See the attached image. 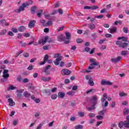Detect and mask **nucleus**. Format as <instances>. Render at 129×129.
I'll list each match as a JSON object with an SVG mask.
<instances>
[{"instance_id":"30","label":"nucleus","mask_w":129,"mask_h":129,"mask_svg":"<svg viewBox=\"0 0 129 129\" xmlns=\"http://www.w3.org/2000/svg\"><path fill=\"white\" fill-rule=\"evenodd\" d=\"M9 89L10 90H15V89H17V87H15L14 85H11L9 86Z\"/></svg>"},{"instance_id":"36","label":"nucleus","mask_w":129,"mask_h":129,"mask_svg":"<svg viewBox=\"0 0 129 129\" xmlns=\"http://www.w3.org/2000/svg\"><path fill=\"white\" fill-rule=\"evenodd\" d=\"M127 54V51H122L121 52V55H122V56H126Z\"/></svg>"},{"instance_id":"38","label":"nucleus","mask_w":129,"mask_h":129,"mask_svg":"<svg viewBox=\"0 0 129 129\" xmlns=\"http://www.w3.org/2000/svg\"><path fill=\"white\" fill-rule=\"evenodd\" d=\"M78 114H79V116H80L81 117H83V116H84L85 114L83 112H79L78 113Z\"/></svg>"},{"instance_id":"46","label":"nucleus","mask_w":129,"mask_h":129,"mask_svg":"<svg viewBox=\"0 0 129 129\" xmlns=\"http://www.w3.org/2000/svg\"><path fill=\"white\" fill-rule=\"evenodd\" d=\"M7 33V30H3L1 32V35H6Z\"/></svg>"},{"instance_id":"43","label":"nucleus","mask_w":129,"mask_h":129,"mask_svg":"<svg viewBox=\"0 0 129 129\" xmlns=\"http://www.w3.org/2000/svg\"><path fill=\"white\" fill-rule=\"evenodd\" d=\"M75 14L77 15V16H83V14H82L81 12L78 11L76 12Z\"/></svg>"},{"instance_id":"52","label":"nucleus","mask_w":129,"mask_h":129,"mask_svg":"<svg viewBox=\"0 0 129 129\" xmlns=\"http://www.w3.org/2000/svg\"><path fill=\"white\" fill-rule=\"evenodd\" d=\"M115 106V102H112L111 104V107L113 108Z\"/></svg>"},{"instance_id":"31","label":"nucleus","mask_w":129,"mask_h":129,"mask_svg":"<svg viewBox=\"0 0 129 129\" xmlns=\"http://www.w3.org/2000/svg\"><path fill=\"white\" fill-rule=\"evenodd\" d=\"M40 23L41 24H42V25L44 26V27H46V21L44 20H40Z\"/></svg>"},{"instance_id":"6","label":"nucleus","mask_w":129,"mask_h":129,"mask_svg":"<svg viewBox=\"0 0 129 129\" xmlns=\"http://www.w3.org/2000/svg\"><path fill=\"white\" fill-rule=\"evenodd\" d=\"M86 79L88 80V83L90 86H94V82H93V78L91 76L88 75L86 76Z\"/></svg>"},{"instance_id":"47","label":"nucleus","mask_w":129,"mask_h":129,"mask_svg":"<svg viewBox=\"0 0 129 129\" xmlns=\"http://www.w3.org/2000/svg\"><path fill=\"white\" fill-rule=\"evenodd\" d=\"M20 43L21 44V47H26V45H27L26 43H23V41H20Z\"/></svg>"},{"instance_id":"21","label":"nucleus","mask_w":129,"mask_h":129,"mask_svg":"<svg viewBox=\"0 0 129 129\" xmlns=\"http://www.w3.org/2000/svg\"><path fill=\"white\" fill-rule=\"evenodd\" d=\"M65 96V93L62 92H59L58 93V98H63Z\"/></svg>"},{"instance_id":"39","label":"nucleus","mask_w":129,"mask_h":129,"mask_svg":"<svg viewBox=\"0 0 129 129\" xmlns=\"http://www.w3.org/2000/svg\"><path fill=\"white\" fill-rule=\"evenodd\" d=\"M90 19V21L91 23H92V22H94V21H95V19L93 18H90V17H88L87 18V20H89Z\"/></svg>"},{"instance_id":"44","label":"nucleus","mask_w":129,"mask_h":129,"mask_svg":"<svg viewBox=\"0 0 129 129\" xmlns=\"http://www.w3.org/2000/svg\"><path fill=\"white\" fill-rule=\"evenodd\" d=\"M105 49H106V45H103V46H101L100 47V49L102 51L103 50H105Z\"/></svg>"},{"instance_id":"49","label":"nucleus","mask_w":129,"mask_h":129,"mask_svg":"<svg viewBox=\"0 0 129 129\" xmlns=\"http://www.w3.org/2000/svg\"><path fill=\"white\" fill-rule=\"evenodd\" d=\"M5 23H6L5 20H2L0 21V23L2 24V26H5Z\"/></svg>"},{"instance_id":"1","label":"nucleus","mask_w":129,"mask_h":129,"mask_svg":"<svg viewBox=\"0 0 129 129\" xmlns=\"http://www.w3.org/2000/svg\"><path fill=\"white\" fill-rule=\"evenodd\" d=\"M118 40H122V41H117L116 42V44L118 45L121 48H126L128 45L127 43L125 42L127 41V38L125 37H120L118 38Z\"/></svg>"},{"instance_id":"40","label":"nucleus","mask_w":129,"mask_h":129,"mask_svg":"<svg viewBox=\"0 0 129 129\" xmlns=\"http://www.w3.org/2000/svg\"><path fill=\"white\" fill-rule=\"evenodd\" d=\"M52 24V21H49L46 23L45 27H47V26H51Z\"/></svg>"},{"instance_id":"27","label":"nucleus","mask_w":129,"mask_h":129,"mask_svg":"<svg viewBox=\"0 0 129 129\" xmlns=\"http://www.w3.org/2000/svg\"><path fill=\"white\" fill-rule=\"evenodd\" d=\"M129 113V110L128 108H124V110H123V114H124V115H126L127 114H128Z\"/></svg>"},{"instance_id":"61","label":"nucleus","mask_w":129,"mask_h":129,"mask_svg":"<svg viewBox=\"0 0 129 129\" xmlns=\"http://www.w3.org/2000/svg\"><path fill=\"white\" fill-rule=\"evenodd\" d=\"M94 122H95V119H91L90 120V123L91 124H92V123H94Z\"/></svg>"},{"instance_id":"57","label":"nucleus","mask_w":129,"mask_h":129,"mask_svg":"<svg viewBox=\"0 0 129 129\" xmlns=\"http://www.w3.org/2000/svg\"><path fill=\"white\" fill-rule=\"evenodd\" d=\"M57 88L55 87V88H53L51 89V92L52 93H54V92H56V91H57Z\"/></svg>"},{"instance_id":"3","label":"nucleus","mask_w":129,"mask_h":129,"mask_svg":"<svg viewBox=\"0 0 129 129\" xmlns=\"http://www.w3.org/2000/svg\"><path fill=\"white\" fill-rule=\"evenodd\" d=\"M97 100H98V97H97V96L95 95L91 97V102H92L93 105L91 107H89L88 108L89 110L94 109V106H95V105L96 104V103H97Z\"/></svg>"},{"instance_id":"14","label":"nucleus","mask_w":129,"mask_h":129,"mask_svg":"<svg viewBox=\"0 0 129 129\" xmlns=\"http://www.w3.org/2000/svg\"><path fill=\"white\" fill-rule=\"evenodd\" d=\"M61 73L63 75H70V74H71V71L67 69H63L61 71Z\"/></svg>"},{"instance_id":"24","label":"nucleus","mask_w":129,"mask_h":129,"mask_svg":"<svg viewBox=\"0 0 129 129\" xmlns=\"http://www.w3.org/2000/svg\"><path fill=\"white\" fill-rule=\"evenodd\" d=\"M24 5H25V6L28 7L31 5H33V1L30 0L26 2V3H24Z\"/></svg>"},{"instance_id":"9","label":"nucleus","mask_w":129,"mask_h":129,"mask_svg":"<svg viewBox=\"0 0 129 129\" xmlns=\"http://www.w3.org/2000/svg\"><path fill=\"white\" fill-rule=\"evenodd\" d=\"M121 59V56H118L116 58H111V61L112 63H117V62H119Z\"/></svg>"},{"instance_id":"41","label":"nucleus","mask_w":129,"mask_h":129,"mask_svg":"<svg viewBox=\"0 0 129 129\" xmlns=\"http://www.w3.org/2000/svg\"><path fill=\"white\" fill-rule=\"evenodd\" d=\"M119 95L121 97H122V96H126L127 94L126 93H124V92H120L119 93Z\"/></svg>"},{"instance_id":"48","label":"nucleus","mask_w":129,"mask_h":129,"mask_svg":"<svg viewBox=\"0 0 129 129\" xmlns=\"http://www.w3.org/2000/svg\"><path fill=\"white\" fill-rule=\"evenodd\" d=\"M97 9H98V7L97 6H94L91 7V10H97Z\"/></svg>"},{"instance_id":"4","label":"nucleus","mask_w":129,"mask_h":129,"mask_svg":"<svg viewBox=\"0 0 129 129\" xmlns=\"http://www.w3.org/2000/svg\"><path fill=\"white\" fill-rule=\"evenodd\" d=\"M90 62L92 63L90 64L89 67H88V69H89L90 70H92L94 69V66H98V65H99V62L96 61V59L94 58L90 59Z\"/></svg>"},{"instance_id":"5","label":"nucleus","mask_w":129,"mask_h":129,"mask_svg":"<svg viewBox=\"0 0 129 129\" xmlns=\"http://www.w3.org/2000/svg\"><path fill=\"white\" fill-rule=\"evenodd\" d=\"M54 58H56V60H54L53 62L56 66H58V65L60 64V61L62 60L61 54H60V53L56 54L54 55Z\"/></svg>"},{"instance_id":"35","label":"nucleus","mask_w":129,"mask_h":129,"mask_svg":"<svg viewBox=\"0 0 129 129\" xmlns=\"http://www.w3.org/2000/svg\"><path fill=\"white\" fill-rule=\"evenodd\" d=\"M123 31L125 34H127L128 33V29L127 27H123Z\"/></svg>"},{"instance_id":"37","label":"nucleus","mask_w":129,"mask_h":129,"mask_svg":"<svg viewBox=\"0 0 129 129\" xmlns=\"http://www.w3.org/2000/svg\"><path fill=\"white\" fill-rule=\"evenodd\" d=\"M110 33H115L116 31V28L115 27H113L112 29L110 30Z\"/></svg>"},{"instance_id":"54","label":"nucleus","mask_w":129,"mask_h":129,"mask_svg":"<svg viewBox=\"0 0 129 129\" xmlns=\"http://www.w3.org/2000/svg\"><path fill=\"white\" fill-rule=\"evenodd\" d=\"M84 10H91V7L90 6H85L84 7Z\"/></svg>"},{"instance_id":"28","label":"nucleus","mask_w":129,"mask_h":129,"mask_svg":"<svg viewBox=\"0 0 129 129\" xmlns=\"http://www.w3.org/2000/svg\"><path fill=\"white\" fill-rule=\"evenodd\" d=\"M102 106L103 107H107V106H108V102L105 101V103H102Z\"/></svg>"},{"instance_id":"59","label":"nucleus","mask_w":129,"mask_h":129,"mask_svg":"<svg viewBox=\"0 0 129 129\" xmlns=\"http://www.w3.org/2000/svg\"><path fill=\"white\" fill-rule=\"evenodd\" d=\"M23 83H27L29 82V79L27 78H25L23 81Z\"/></svg>"},{"instance_id":"62","label":"nucleus","mask_w":129,"mask_h":129,"mask_svg":"<svg viewBox=\"0 0 129 129\" xmlns=\"http://www.w3.org/2000/svg\"><path fill=\"white\" fill-rule=\"evenodd\" d=\"M34 116L36 118L39 117V116H40V113H38V112L35 113V114H34Z\"/></svg>"},{"instance_id":"19","label":"nucleus","mask_w":129,"mask_h":129,"mask_svg":"<svg viewBox=\"0 0 129 129\" xmlns=\"http://www.w3.org/2000/svg\"><path fill=\"white\" fill-rule=\"evenodd\" d=\"M50 68H51L50 65H48L46 67L44 71V72H45L46 75H48V74H50V72H48V70Z\"/></svg>"},{"instance_id":"18","label":"nucleus","mask_w":129,"mask_h":129,"mask_svg":"<svg viewBox=\"0 0 129 129\" xmlns=\"http://www.w3.org/2000/svg\"><path fill=\"white\" fill-rule=\"evenodd\" d=\"M8 101L9 103V105H10V106H14V105L16 104L12 98L8 99Z\"/></svg>"},{"instance_id":"25","label":"nucleus","mask_w":129,"mask_h":129,"mask_svg":"<svg viewBox=\"0 0 129 129\" xmlns=\"http://www.w3.org/2000/svg\"><path fill=\"white\" fill-rule=\"evenodd\" d=\"M43 13V10H39L37 11H36L37 15L39 18L42 16V13Z\"/></svg>"},{"instance_id":"32","label":"nucleus","mask_w":129,"mask_h":129,"mask_svg":"<svg viewBox=\"0 0 129 129\" xmlns=\"http://www.w3.org/2000/svg\"><path fill=\"white\" fill-rule=\"evenodd\" d=\"M36 6H33L32 8H31V13L32 14H35V13H36Z\"/></svg>"},{"instance_id":"20","label":"nucleus","mask_w":129,"mask_h":129,"mask_svg":"<svg viewBox=\"0 0 129 129\" xmlns=\"http://www.w3.org/2000/svg\"><path fill=\"white\" fill-rule=\"evenodd\" d=\"M106 99H107V94L105 93L103 94V98L101 100L102 103L104 102Z\"/></svg>"},{"instance_id":"2","label":"nucleus","mask_w":129,"mask_h":129,"mask_svg":"<svg viewBox=\"0 0 129 129\" xmlns=\"http://www.w3.org/2000/svg\"><path fill=\"white\" fill-rule=\"evenodd\" d=\"M66 36L63 35H59L58 37L59 42H64L65 44H69L70 40L71 39V34L69 32H66Z\"/></svg>"},{"instance_id":"17","label":"nucleus","mask_w":129,"mask_h":129,"mask_svg":"<svg viewBox=\"0 0 129 129\" xmlns=\"http://www.w3.org/2000/svg\"><path fill=\"white\" fill-rule=\"evenodd\" d=\"M40 79L42 80V81H44V82H46L47 81H50V80H51V78H46V77L42 76L40 78Z\"/></svg>"},{"instance_id":"60","label":"nucleus","mask_w":129,"mask_h":129,"mask_svg":"<svg viewBox=\"0 0 129 129\" xmlns=\"http://www.w3.org/2000/svg\"><path fill=\"white\" fill-rule=\"evenodd\" d=\"M34 101L36 102V103H40L41 100H40V99H35L34 100Z\"/></svg>"},{"instance_id":"10","label":"nucleus","mask_w":129,"mask_h":129,"mask_svg":"<svg viewBox=\"0 0 129 129\" xmlns=\"http://www.w3.org/2000/svg\"><path fill=\"white\" fill-rule=\"evenodd\" d=\"M47 40H48V37L46 36L44 37V39H39L38 41V44H42V45H45Z\"/></svg>"},{"instance_id":"7","label":"nucleus","mask_w":129,"mask_h":129,"mask_svg":"<svg viewBox=\"0 0 129 129\" xmlns=\"http://www.w3.org/2000/svg\"><path fill=\"white\" fill-rule=\"evenodd\" d=\"M125 126V127H129V123L128 122H127L126 121H125L123 122H120L118 124V126L120 127V128H121L122 126Z\"/></svg>"},{"instance_id":"8","label":"nucleus","mask_w":129,"mask_h":129,"mask_svg":"<svg viewBox=\"0 0 129 129\" xmlns=\"http://www.w3.org/2000/svg\"><path fill=\"white\" fill-rule=\"evenodd\" d=\"M27 6L24 4L22 5L21 6L19 7V9L15 10L16 13H21V12H23L25 11V8H26Z\"/></svg>"},{"instance_id":"23","label":"nucleus","mask_w":129,"mask_h":129,"mask_svg":"<svg viewBox=\"0 0 129 129\" xmlns=\"http://www.w3.org/2000/svg\"><path fill=\"white\" fill-rule=\"evenodd\" d=\"M67 94H68V95H69V96H73V95H74L75 94V92H74L73 91L67 92Z\"/></svg>"},{"instance_id":"50","label":"nucleus","mask_w":129,"mask_h":129,"mask_svg":"<svg viewBox=\"0 0 129 129\" xmlns=\"http://www.w3.org/2000/svg\"><path fill=\"white\" fill-rule=\"evenodd\" d=\"M88 116L90 118L95 117V114H94V113H91V114H89Z\"/></svg>"},{"instance_id":"26","label":"nucleus","mask_w":129,"mask_h":129,"mask_svg":"<svg viewBox=\"0 0 129 129\" xmlns=\"http://www.w3.org/2000/svg\"><path fill=\"white\" fill-rule=\"evenodd\" d=\"M26 30V28L24 26H21L18 28V31L21 32H23Z\"/></svg>"},{"instance_id":"51","label":"nucleus","mask_w":129,"mask_h":129,"mask_svg":"<svg viewBox=\"0 0 129 129\" xmlns=\"http://www.w3.org/2000/svg\"><path fill=\"white\" fill-rule=\"evenodd\" d=\"M23 36L26 38H28V37H30V33H24Z\"/></svg>"},{"instance_id":"63","label":"nucleus","mask_w":129,"mask_h":129,"mask_svg":"<svg viewBox=\"0 0 129 129\" xmlns=\"http://www.w3.org/2000/svg\"><path fill=\"white\" fill-rule=\"evenodd\" d=\"M95 18H97V19H102V18H103V15H99L98 16H95Z\"/></svg>"},{"instance_id":"53","label":"nucleus","mask_w":129,"mask_h":129,"mask_svg":"<svg viewBox=\"0 0 129 129\" xmlns=\"http://www.w3.org/2000/svg\"><path fill=\"white\" fill-rule=\"evenodd\" d=\"M11 31H12V32L14 33H18V29L16 28H12Z\"/></svg>"},{"instance_id":"22","label":"nucleus","mask_w":129,"mask_h":129,"mask_svg":"<svg viewBox=\"0 0 129 129\" xmlns=\"http://www.w3.org/2000/svg\"><path fill=\"white\" fill-rule=\"evenodd\" d=\"M23 95L25 97L28 98L31 96V94L29 93L28 91H25L24 92Z\"/></svg>"},{"instance_id":"13","label":"nucleus","mask_w":129,"mask_h":129,"mask_svg":"<svg viewBox=\"0 0 129 129\" xmlns=\"http://www.w3.org/2000/svg\"><path fill=\"white\" fill-rule=\"evenodd\" d=\"M35 24H36V21L31 20L29 22V23L28 24V28H30V29H32V28H34V27H35Z\"/></svg>"},{"instance_id":"34","label":"nucleus","mask_w":129,"mask_h":129,"mask_svg":"<svg viewBox=\"0 0 129 129\" xmlns=\"http://www.w3.org/2000/svg\"><path fill=\"white\" fill-rule=\"evenodd\" d=\"M34 69V66L30 64L29 66L27 68V70L31 71Z\"/></svg>"},{"instance_id":"15","label":"nucleus","mask_w":129,"mask_h":129,"mask_svg":"<svg viewBox=\"0 0 129 129\" xmlns=\"http://www.w3.org/2000/svg\"><path fill=\"white\" fill-rule=\"evenodd\" d=\"M49 58V56L48 55L46 54L44 57V61L42 62L39 63V65H44L48 61V59Z\"/></svg>"},{"instance_id":"45","label":"nucleus","mask_w":129,"mask_h":129,"mask_svg":"<svg viewBox=\"0 0 129 129\" xmlns=\"http://www.w3.org/2000/svg\"><path fill=\"white\" fill-rule=\"evenodd\" d=\"M92 91H95V90L94 89H90L87 91L86 93L87 94H88L89 93H90V92H92Z\"/></svg>"},{"instance_id":"12","label":"nucleus","mask_w":129,"mask_h":129,"mask_svg":"<svg viewBox=\"0 0 129 129\" xmlns=\"http://www.w3.org/2000/svg\"><path fill=\"white\" fill-rule=\"evenodd\" d=\"M8 73H9V70H5L3 72V78H5V79L7 78H9V77H10V75Z\"/></svg>"},{"instance_id":"58","label":"nucleus","mask_w":129,"mask_h":129,"mask_svg":"<svg viewBox=\"0 0 129 129\" xmlns=\"http://www.w3.org/2000/svg\"><path fill=\"white\" fill-rule=\"evenodd\" d=\"M78 88V86H74L72 88V90H74V91L77 90Z\"/></svg>"},{"instance_id":"16","label":"nucleus","mask_w":129,"mask_h":129,"mask_svg":"<svg viewBox=\"0 0 129 129\" xmlns=\"http://www.w3.org/2000/svg\"><path fill=\"white\" fill-rule=\"evenodd\" d=\"M88 28L91 29V31H92V30H94V29H95V24H93V23H90L88 24Z\"/></svg>"},{"instance_id":"55","label":"nucleus","mask_w":129,"mask_h":129,"mask_svg":"<svg viewBox=\"0 0 129 129\" xmlns=\"http://www.w3.org/2000/svg\"><path fill=\"white\" fill-rule=\"evenodd\" d=\"M13 125H17L18 124V120H14L13 122Z\"/></svg>"},{"instance_id":"11","label":"nucleus","mask_w":129,"mask_h":129,"mask_svg":"<svg viewBox=\"0 0 129 129\" xmlns=\"http://www.w3.org/2000/svg\"><path fill=\"white\" fill-rule=\"evenodd\" d=\"M101 85H111L112 82L108 81H105V80H103L101 81Z\"/></svg>"},{"instance_id":"33","label":"nucleus","mask_w":129,"mask_h":129,"mask_svg":"<svg viewBox=\"0 0 129 129\" xmlns=\"http://www.w3.org/2000/svg\"><path fill=\"white\" fill-rule=\"evenodd\" d=\"M75 129H82L83 128V125H77L75 127Z\"/></svg>"},{"instance_id":"56","label":"nucleus","mask_w":129,"mask_h":129,"mask_svg":"<svg viewBox=\"0 0 129 129\" xmlns=\"http://www.w3.org/2000/svg\"><path fill=\"white\" fill-rule=\"evenodd\" d=\"M96 117L97 119H99V120L102 119V118H103V116L102 115H98L96 116Z\"/></svg>"},{"instance_id":"64","label":"nucleus","mask_w":129,"mask_h":129,"mask_svg":"<svg viewBox=\"0 0 129 129\" xmlns=\"http://www.w3.org/2000/svg\"><path fill=\"white\" fill-rule=\"evenodd\" d=\"M43 125L42 124H39L38 126H37V128L36 129H41L42 128V126Z\"/></svg>"},{"instance_id":"29","label":"nucleus","mask_w":129,"mask_h":129,"mask_svg":"<svg viewBox=\"0 0 129 129\" xmlns=\"http://www.w3.org/2000/svg\"><path fill=\"white\" fill-rule=\"evenodd\" d=\"M57 95L56 94H53L51 96V99L55 100V99H57Z\"/></svg>"},{"instance_id":"42","label":"nucleus","mask_w":129,"mask_h":129,"mask_svg":"<svg viewBox=\"0 0 129 129\" xmlns=\"http://www.w3.org/2000/svg\"><path fill=\"white\" fill-rule=\"evenodd\" d=\"M91 36L93 39H95V38H97V35H96V33H94L92 34Z\"/></svg>"}]
</instances>
